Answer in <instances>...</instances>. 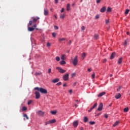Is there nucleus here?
I'll use <instances>...</instances> for the list:
<instances>
[{
    "instance_id": "1",
    "label": "nucleus",
    "mask_w": 130,
    "mask_h": 130,
    "mask_svg": "<svg viewBox=\"0 0 130 130\" xmlns=\"http://www.w3.org/2000/svg\"><path fill=\"white\" fill-rule=\"evenodd\" d=\"M34 90H37V91H39L40 93L42 94H47V90L42 88V87H35Z\"/></svg>"
},
{
    "instance_id": "2",
    "label": "nucleus",
    "mask_w": 130,
    "mask_h": 130,
    "mask_svg": "<svg viewBox=\"0 0 130 130\" xmlns=\"http://www.w3.org/2000/svg\"><path fill=\"white\" fill-rule=\"evenodd\" d=\"M78 56H76L75 58L73 59L72 62L74 67H76L78 64Z\"/></svg>"
},
{
    "instance_id": "3",
    "label": "nucleus",
    "mask_w": 130,
    "mask_h": 130,
    "mask_svg": "<svg viewBox=\"0 0 130 130\" xmlns=\"http://www.w3.org/2000/svg\"><path fill=\"white\" fill-rule=\"evenodd\" d=\"M56 69L58 71L59 73H60V74H64L66 72V70L62 69L60 67H56Z\"/></svg>"
},
{
    "instance_id": "4",
    "label": "nucleus",
    "mask_w": 130,
    "mask_h": 130,
    "mask_svg": "<svg viewBox=\"0 0 130 130\" xmlns=\"http://www.w3.org/2000/svg\"><path fill=\"white\" fill-rule=\"evenodd\" d=\"M37 114L39 116H44V112H43L42 111H40V110L38 111L37 112Z\"/></svg>"
},
{
    "instance_id": "5",
    "label": "nucleus",
    "mask_w": 130,
    "mask_h": 130,
    "mask_svg": "<svg viewBox=\"0 0 130 130\" xmlns=\"http://www.w3.org/2000/svg\"><path fill=\"white\" fill-rule=\"evenodd\" d=\"M103 108V103H101L100 104L99 107L98 108V110L99 111H101Z\"/></svg>"
},
{
    "instance_id": "6",
    "label": "nucleus",
    "mask_w": 130,
    "mask_h": 130,
    "mask_svg": "<svg viewBox=\"0 0 130 130\" xmlns=\"http://www.w3.org/2000/svg\"><path fill=\"white\" fill-rule=\"evenodd\" d=\"M36 99H39L40 98V93L38 91L35 92Z\"/></svg>"
},
{
    "instance_id": "7",
    "label": "nucleus",
    "mask_w": 130,
    "mask_h": 130,
    "mask_svg": "<svg viewBox=\"0 0 130 130\" xmlns=\"http://www.w3.org/2000/svg\"><path fill=\"white\" fill-rule=\"evenodd\" d=\"M63 79L64 81H68L69 80V74H66L63 76Z\"/></svg>"
},
{
    "instance_id": "8",
    "label": "nucleus",
    "mask_w": 130,
    "mask_h": 130,
    "mask_svg": "<svg viewBox=\"0 0 130 130\" xmlns=\"http://www.w3.org/2000/svg\"><path fill=\"white\" fill-rule=\"evenodd\" d=\"M73 124L74 127H77L79 125V122H78V121H74L73 122Z\"/></svg>"
},
{
    "instance_id": "9",
    "label": "nucleus",
    "mask_w": 130,
    "mask_h": 130,
    "mask_svg": "<svg viewBox=\"0 0 130 130\" xmlns=\"http://www.w3.org/2000/svg\"><path fill=\"white\" fill-rule=\"evenodd\" d=\"M48 14H49L48 9H45L44 10V15L45 16H47V15H48Z\"/></svg>"
},
{
    "instance_id": "10",
    "label": "nucleus",
    "mask_w": 130,
    "mask_h": 130,
    "mask_svg": "<svg viewBox=\"0 0 130 130\" xmlns=\"http://www.w3.org/2000/svg\"><path fill=\"white\" fill-rule=\"evenodd\" d=\"M57 82H59V78H55L52 80V83H57Z\"/></svg>"
},
{
    "instance_id": "11",
    "label": "nucleus",
    "mask_w": 130,
    "mask_h": 130,
    "mask_svg": "<svg viewBox=\"0 0 130 130\" xmlns=\"http://www.w3.org/2000/svg\"><path fill=\"white\" fill-rule=\"evenodd\" d=\"M120 97H121V94L120 93H118L117 94H116L115 98H116V99H119V98H120Z\"/></svg>"
},
{
    "instance_id": "12",
    "label": "nucleus",
    "mask_w": 130,
    "mask_h": 130,
    "mask_svg": "<svg viewBox=\"0 0 130 130\" xmlns=\"http://www.w3.org/2000/svg\"><path fill=\"white\" fill-rule=\"evenodd\" d=\"M115 56V52H113L111 54L110 56V59H113Z\"/></svg>"
},
{
    "instance_id": "13",
    "label": "nucleus",
    "mask_w": 130,
    "mask_h": 130,
    "mask_svg": "<svg viewBox=\"0 0 130 130\" xmlns=\"http://www.w3.org/2000/svg\"><path fill=\"white\" fill-rule=\"evenodd\" d=\"M106 10V8H105V7H103L101 9L100 12L101 13H104Z\"/></svg>"
},
{
    "instance_id": "14",
    "label": "nucleus",
    "mask_w": 130,
    "mask_h": 130,
    "mask_svg": "<svg viewBox=\"0 0 130 130\" xmlns=\"http://www.w3.org/2000/svg\"><path fill=\"white\" fill-rule=\"evenodd\" d=\"M105 94H106L105 92H101L98 95V97H102V96L105 95Z\"/></svg>"
},
{
    "instance_id": "15",
    "label": "nucleus",
    "mask_w": 130,
    "mask_h": 130,
    "mask_svg": "<svg viewBox=\"0 0 130 130\" xmlns=\"http://www.w3.org/2000/svg\"><path fill=\"white\" fill-rule=\"evenodd\" d=\"M34 30L35 29L33 27H28V31H29V32H32V31H34Z\"/></svg>"
},
{
    "instance_id": "16",
    "label": "nucleus",
    "mask_w": 130,
    "mask_h": 130,
    "mask_svg": "<svg viewBox=\"0 0 130 130\" xmlns=\"http://www.w3.org/2000/svg\"><path fill=\"white\" fill-rule=\"evenodd\" d=\"M71 10V7L70 4H67V11H69Z\"/></svg>"
},
{
    "instance_id": "17",
    "label": "nucleus",
    "mask_w": 130,
    "mask_h": 130,
    "mask_svg": "<svg viewBox=\"0 0 130 130\" xmlns=\"http://www.w3.org/2000/svg\"><path fill=\"white\" fill-rule=\"evenodd\" d=\"M94 39H95V40H97V39H99V35L95 34L94 36Z\"/></svg>"
},
{
    "instance_id": "18",
    "label": "nucleus",
    "mask_w": 130,
    "mask_h": 130,
    "mask_svg": "<svg viewBox=\"0 0 130 130\" xmlns=\"http://www.w3.org/2000/svg\"><path fill=\"white\" fill-rule=\"evenodd\" d=\"M59 63H60V64L61 65L66 64V63H67V62H66V61H64V60H62V61H60Z\"/></svg>"
},
{
    "instance_id": "19",
    "label": "nucleus",
    "mask_w": 130,
    "mask_h": 130,
    "mask_svg": "<svg viewBox=\"0 0 130 130\" xmlns=\"http://www.w3.org/2000/svg\"><path fill=\"white\" fill-rule=\"evenodd\" d=\"M39 19H40L39 17H37L36 18H33L32 22H37L38 20H39Z\"/></svg>"
},
{
    "instance_id": "20",
    "label": "nucleus",
    "mask_w": 130,
    "mask_h": 130,
    "mask_svg": "<svg viewBox=\"0 0 130 130\" xmlns=\"http://www.w3.org/2000/svg\"><path fill=\"white\" fill-rule=\"evenodd\" d=\"M121 62H122V57L120 58L118 60V63H119V64H120Z\"/></svg>"
},
{
    "instance_id": "21",
    "label": "nucleus",
    "mask_w": 130,
    "mask_h": 130,
    "mask_svg": "<svg viewBox=\"0 0 130 130\" xmlns=\"http://www.w3.org/2000/svg\"><path fill=\"white\" fill-rule=\"evenodd\" d=\"M50 123H54V122H55L56 121V120H55V119H52V120H50Z\"/></svg>"
},
{
    "instance_id": "22",
    "label": "nucleus",
    "mask_w": 130,
    "mask_h": 130,
    "mask_svg": "<svg viewBox=\"0 0 130 130\" xmlns=\"http://www.w3.org/2000/svg\"><path fill=\"white\" fill-rule=\"evenodd\" d=\"M119 123V121H117L115 122V123L113 125V126H116V125H118Z\"/></svg>"
},
{
    "instance_id": "23",
    "label": "nucleus",
    "mask_w": 130,
    "mask_h": 130,
    "mask_svg": "<svg viewBox=\"0 0 130 130\" xmlns=\"http://www.w3.org/2000/svg\"><path fill=\"white\" fill-rule=\"evenodd\" d=\"M66 40V38H60L58 39L59 42H61V41H64Z\"/></svg>"
},
{
    "instance_id": "24",
    "label": "nucleus",
    "mask_w": 130,
    "mask_h": 130,
    "mask_svg": "<svg viewBox=\"0 0 130 130\" xmlns=\"http://www.w3.org/2000/svg\"><path fill=\"white\" fill-rule=\"evenodd\" d=\"M61 59L62 60H64L66 59V56L64 55H62L61 56Z\"/></svg>"
},
{
    "instance_id": "25",
    "label": "nucleus",
    "mask_w": 130,
    "mask_h": 130,
    "mask_svg": "<svg viewBox=\"0 0 130 130\" xmlns=\"http://www.w3.org/2000/svg\"><path fill=\"white\" fill-rule=\"evenodd\" d=\"M88 117H85L84 118V120H83V121H84V122H87L88 121Z\"/></svg>"
},
{
    "instance_id": "26",
    "label": "nucleus",
    "mask_w": 130,
    "mask_h": 130,
    "mask_svg": "<svg viewBox=\"0 0 130 130\" xmlns=\"http://www.w3.org/2000/svg\"><path fill=\"white\" fill-rule=\"evenodd\" d=\"M111 11H112V10L111 9V8L110 7H108L107 9V11L108 13H110V12H111Z\"/></svg>"
},
{
    "instance_id": "27",
    "label": "nucleus",
    "mask_w": 130,
    "mask_h": 130,
    "mask_svg": "<svg viewBox=\"0 0 130 130\" xmlns=\"http://www.w3.org/2000/svg\"><path fill=\"white\" fill-rule=\"evenodd\" d=\"M86 57V53H83L82 55V59H84Z\"/></svg>"
},
{
    "instance_id": "28",
    "label": "nucleus",
    "mask_w": 130,
    "mask_h": 130,
    "mask_svg": "<svg viewBox=\"0 0 130 130\" xmlns=\"http://www.w3.org/2000/svg\"><path fill=\"white\" fill-rule=\"evenodd\" d=\"M23 117L26 118V119H27V120L29 119V117H28V116L26 114L23 115Z\"/></svg>"
},
{
    "instance_id": "29",
    "label": "nucleus",
    "mask_w": 130,
    "mask_h": 130,
    "mask_svg": "<svg viewBox=\"0 0 130 130\" xmlns=\"http://www.w3.org/2000/svg\"><path fill=\"white\" fill-rule=\"evenodd\" d=\"M128 111V108H125L123 110V112H127Z\"/></svg>"
},
{
    "instance_id": "30",
    "label": "nucleus",
    "mask_w": 130,
    "mask_h": 130,
    "mask_svg": "<svg viewBox=\"0 0 130 130\" xmlns=\"http://www.w3.org/2000/svg\"><path fill=\"white\" fill-rule=\"evenodd\" d=\"M60 18L61 19H64V14H60Z\"/></svg>"
},
{
    "instance_id": "31",
    "label": "nucleus",
    "mask_w": 130,
    "mask_h": 130,
    "mask_svg": "<svg viewBox=\"0 0 130 130\" xmlns=\"http://www.w3.org/2000/svg\"><path fill=\"white\" fill-rule=\"evenodd\" d=\"M129 12V10L126 9L125 11V15H127V14H128Z\"/></svg>"
},
{
    "instance_id": "32",
    "label": "nucleus",
    "mask_w": 130,
    "mask_h": 130,
    "mask_svg": "<svg viewBox=\"0 0 130 130\" xmlns=\"http://www.w3.org/2000/svg\"><path fill=\"white\" fill-rule=\"evenodd\" d=\"M96 106H97V103H95L93 106L91 107V109H94V108H95V107H96Z\"/></svg>"
},
{
    "instance_id": "33",
    "label": "nucleus",
    "mask_w": 130,
    "mask_h": 130,
    "mask_svg": "<svg viewBox=\"0 0 130 130\" xmlns=\"http://www.w3.org/2000/svg\"><path fill=\"white\" fill-rule=\"evenodd\" d=\"M56 60L57 61H59V60H60V58H59V56H56Z\"/></svg>"
},
{
    "instance_id": "34",
    "label": "nucleus",
    "mask_w": 130,
    "mask_h": 130,
    "mask_svg": "<svg viewBox=\"0 0 130 130\" xmlns=\"http://www.w3.org/2000/svg\"><path fill=\"white\" fill-rule=\"evenodd\" d=\"M99 18H100V15H99V14H98L95 16V19H96V20L99 19Z\"/></svg>"
},
{
    "instance_id": "35",
    "label": "nucleus",
    "mask_w": 130,
    "mask_h": 130,
    "mask_svg": "<svg viewBox=\"0 0 130 130\" xmlns=\"http://www.w3.org/2000/svg\"><path fill=\"white\" fill-rule=\"evenodd\" d=\"M52 114H56V111H51Z\"/></svg>"
},
{
    "instance_id": "36",
    "label": "nucleus",
    "mask_w": 130,
    "mask_h": 130,
    "mask_svg": "<svg viewBox=\"0 0 130 130\" xmlns=\"http://www.w3.org/2000/svg\"><path fill=\"white\" fill-rule=\"evenodd\" d=\"M52 36L53 37H56V34H55V32H53L52 34Z\"/></svg>"
},
{
    "instance_id": "37",
    "label": "nucleus",
    "mask_w": 130,
    "mask_h": 130,
    "mask_svg": "<svg viewBox=\"0 0 130 130\" xmlns=\"http://www.w3.org/2000/svg\"><path fill=\"white\" fill-rule=\"evenodd\" d=\"M45 125H47V124H50V121H47L45 123Z\"/></svg>"
},
{
    "instance_id": "38",
    "label": "nucleus",
    "mask_w": 130,
    "mask_h": 130,
    "mask_svg": "<svg viewBox=\"0 0 130 130\" xmlns=\"http://www.w3.org/2000/svg\"><path fill=\"white\" fill-rule=\"evenodd\" d=\"M90 124L93 125L95 124V121H90L89 122Z\"/></svg>"
},
{
    "instance_id": "39",
    "label": "nucleus",
    "mask_w": 130,
    "mask_h": 130,
    "mask_svg": "<svg viewBox=\"0 0 130 130\" xmlns=\"http://www.w3.org/2000/svg\"><path fill=\"white\" fill-rule=\"evenodd\" d=\"M26 109H27V108H26V107H23L22 108V110H23V111H26Z\"/></svg>"
},
{
    "instance_id": "40",
    "label": "nucleus",
    "mask_w": 130,
    "mask_h": 130,
    "mask_svg": "<svg viewBox=\"0 0 130 130\" xmlns=\"http://www.w3.org/2000/svg\"><path fill=\"white\" fill-rule=\"evenodd\" d=\"M31 103H32V100L29 101L27 103V104H28V105H30V104H31Z\"/></svg>"
},
{
    "instance_id": "41",
    "label": "nucleus",
    "mask_w": 130,
    "mask_h": 130,
    "mask_svg": "<svg viewBox=\"0 0 130 130\" xmlns=\"http://www.w3.org/2000/svg\"><path fill=\"white\" fill-rule=\"evenodd\" d=\"M51 46V44H50V43H47V46L48 47H49V46Z\"/></svg>"
},
{
    "instance_id": "42",
    "label": "nucleus",
    "mask_w": 130,
    "mask_h": 130,
    "mask_svg": "<svg viewBox=\"0 0 130 130\" xmlns=\"http://www.w3.org/2000/svg\"><path fill=\"white\" fill-rule=\"evenodd\" d=\"M61 85V82H59L56 84V86H60Z\"/></svg>"
},
{
    "instance_id": "43",
    "label": "nucleus",
    "mask_w": 130,
    "mask_h": 130,
    "mask_svg": "<svg viewBox=\"0 0 130 130\" xmlns=\"http://www.w3.org/2000/svg\"><path fill=\"white\" fill-rule=\"evenodd\" d=\"M55 30H58V26H54Z\"/></svg>"
},
{
    "instance_id": "44",
    "label": "nucleus",
    "mask_w": 130,
    "mask_h": 130,
    "mask_svg": "<svg viewBox=\"0 0 130 130\" xmlns=\"http://www.w3.org/2000/svg\"><path fill=\"white\" fill-rule=\"evenodd\" d=\"M91 78H92V79H94V78H95V73H93V74L91 75Z\"/></svg>"
},
{
    "instance_id": "45",
    "label": "nucleus",
    "mask_w": 130,
    "mask_h": 130,
    "mask_svg": "<svg viewBox=\"0 0 130 130\" xmlns=\"http://www.w3.org/2000/svg\"><path fill=\"white\" fill-rule=\"evenodd\" d=\"M32 24H33V21H30L29 22V26H31V25H32Z\"/></svg>"
},
{
    "instance_id": "46",
    "label": "nucleus",
    "mask_w": 130,
    "mask_h": 130,
    "mask_svg": "<svg viewBox=\"0 0 130 130\" xmlns=\"http://www.w3.org/2000/svg\"><path fill=\"white\" fill-rule=\"evenodd\" d=\"M127 44V41H125L124 42V45L125 46Z\"/></svg>"
},
{
    "instance_id": "47",
    "label": "nucleus",
    "mask_w": 130,
    "mask_h": 130,
    "mask_svg": "<svg viewBox=\"0 0 130 130\" xmlns=\"http://www.w3.org/2000/svg\"><path fill=\"white\" fill-rule=\"evenodd\" d=\"M40 75H41V73H36V76H40Z\"/></svg>"
},
{
    "instance_id": "48",
    "label": "nucleus",
    "mask_w": 130,
    "mask_h": 130,
    "mask_svg": "<svg viewBox=\"0 0 130 130\" xmlns=\"http://www.w3.org/2000/svg\"><path fill=\"white\" fill-rule=\"evenodd\" d=\"M61 13H63V12H64V8H62L61 11H60Z\"/></svg>"
},
{
    "instance_id": "49",
    "label": "nucleus",
    "mask_w": 130,
    "mask_h": 130,
    "mask_svg": "<svg viewBox=\"0 0 130 130\" xmlns=\"http://www.w3.org/2000/svg\"><path fill=\"white\" fill-rule=\"evenodd\" d=\"M81 30H82V31H84V30H85V26H82Z\"/></svg>"
},
{
    "instance_id": "50",
    "label": "nucleus",
    "mask_w": 130,
    "mask_h": 130,
    "mask_svg": "<svg viewBox=\"0 0 130 130\" xmlns=\"http://www.w3.org/2000/svg\"><path fill=\"white\" fill-rule=\"evenodd\" d=\"M50 73H51V69H48V73L50 74Z\"/></svg>"
},
{
    "instance_id": "51",
    "label": "nucleus",
    "mask_w": 130,
    "mask_h": 130,
    "mask_svg": "<svg viewBox=\"0 0 130 130\" xmlns=\"http://www.w3.org/2000/svg\"><path fill=\"white\" fill-rule=\"evenodd\" d=\"M93 110V109L92 108H90L89 110H88V112H91Z\"/></svg>"
},
{
    "instance_id": "52",
    "label": "nucleus",
    "mask_w": 130,
    "mask_h": 130,
    "mask_svg": "<svg viewBox=\"0 0 130 130\" xmlns=\"http://www.w3.org/2000/svg\"><path fill=\"white\" fill-rule=\"evenodd\" d=\"M106 24H109V20H106Z\"/></svg>"
},
{
    "instance_id": "53",
    "label": "nucleus",
    "mask_w": 130,
    "mask_h": 130,
    "mask_svg": "<svg viewBox=\"0 0 130 130\" xmlns=\"http://www.w3.org/2000/svg\"><path fill=\"white\" fill-rule=\"evenodd\" d=\"M106 61H107V59H106V58L105 59H104L103 61V62H106Z\"/></svg>"
},
{
    "instance_id": "54",
    "label": "nucleus",
    "mask_w": 130,
    "mask_h": 130,
    "mask_svg": "<svg viewBox=\"0 0 130 130\" xmlns=\"http://www.w3.org/2000/svg\"><path fill=\"white\" fill-rule=\"evenodd\" d=\"M68 44H69V45H70V44H72V41L70 40L68 42Z\"/></svg>"
},
{
    "instance_id": "55",
    "label": "nucleus",
    "mask_w": 130,
    "mask_h": 130,
    "mask_svg": "<svg viewBox=\"0 0 130 130\" xmlns=\"http://www.w3.org/2000/svg\"><path fill=\"white\" fill-rule=\"evenodd\" d=\"M105 118H108V115L105 114Z\"/></svg>"
},
{
    "instance_id": "56",
    "label": "nucleus",
    "mask_w": 130,
    "mask_h": 130,
    "mask_svg": "<svg viewBox=\"0 0 130 130\" xmlns=\"http://www.w3.org/2000/svg\"><path fill=\"white\" fill-rule=\"evenodd\" d=\"M100 2H101V0H96L97 4H99V3H100Z\"/></svg>"
},
{
    "instance_id": "57",
    "label": "nucleus",
    "mask_w": 130,
    "mask_h": 130,
    "mask_svg": "<svg viewBox=\"0 0 130 130\" xmlns=\"http://www.w3.org/2000/svg\"><path fill=\"white\" fill-rule=\"evenodd\" d=\"M36 27H37L36 24H34L32 27L35 29V28H36Z\"/></svg>"
},
{
    "instance_id": "58",
    "label": "nucleus",
    "mask_w": 130,
    "mask_h": 130,
    "mask_svg": "<svg viewBox=\"0 0 130 130\" xmlns=\"http://www.w3.org/2000/svg\"><path fill=\"white\" fill-rule=\"evenodd\" d=\"M120 89H121V86H119V88L117 89V91H120Z\"/></svg>"
},
{
    "instance_id": "59",
    "label": "nucleus",
    "mask_w": 130,
    "mask_h": 130,
    "mask_svg": "<svg viewBox=\"0 0 130 130\" xmlns=\"http://www.w3.org/2000/svg\"><path fill=\"white\" fill-rule=\"evenodd\" d=\"M69 92H70V93L71 94H72V93H73V90L70 89V90H69Z\"/></svg>"
},
{
    "instance_id": "60",
    "label": "nucleus",
    "mask_w": 130,
    "mask_h": 130,
    "mask_svg": "<svg viewBox=\"0 0 130 130\" xmlns=\"http://www.w3.org/2000/svg\"><path fill=\"white\" fill-rule=\"evenodd\" d=\"M58 3V0H55V4H57Z\"/></svg>"
},
{
    "instance_id": "61",
    "label": "nucleus",
    "mask_w": 130,
    "mask_h": 130,
    "mask_svg": "<svg viewBox=\"0 0 130 130\" xmlns=\"http://www.w3.org/2000/svg\"><path fill=\"white\" fill-rule=\"evenodd\" d=\"M63 87H67V83H64L63 84Z\"/></svg>"
},
{
    "instance_id": "62",
    "label": "nucleus",
    "mask_w": 130,
    "mask_h": 130,
    "mask_svg": "<svg viewBox=\"0 0 130 130\" xmlns=\"http://www.w3.org/2000/svg\"><path fill=\"white\" fill-rule=\"evenodd\" d=\"M54 18L56 19V20H57V17L56 16V15H54Z\"/></svg>"
},
{
    "instance_id": "63",
    "label": "nucleus",
    "mask_w": 130,
    "mask_h": 130,
    "mask_svg": "<svg viewBox=\"0 0 130 130\" xmlns=\"http://www.w3.org/2000/svg\"><path fill=\"white\" fill-rule=\"evenodd\" d=\"M80 130H84V127H81Z\"/></svg>"
},
{
    "instance_id": "64",
    "label": "nucleus",
    "mask_w": 130,
    "mask_h": 130,
    "mask_svg": "<svg viewBox=\"0 0 130 130\" xmlns=\"http://www.w3.org/2000/svg\"><path fill=\"white\" fill-rule=\"evenodd\" d=\"M87 71H88V72H89V73H90V72H91V69H88L87 70Z\"/></svg>"
}]
</instances>
